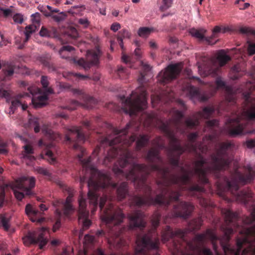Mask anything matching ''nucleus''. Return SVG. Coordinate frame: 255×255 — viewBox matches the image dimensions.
<instances>
[{
	"mask_svg": "<svg viewBox=\"0 0 255 255\" xmlns=\"http://www.w3.org/2000/svg\"><path fill=\"white\" fill-rule=\"evenodd\" d=\"M174 117L166 123L159 120L157 126L169 139V146L160 142L157 138L156 148L150 149L146 156V159L150 164H137L132 152L128 147L136 141L135 150L140 151L141 148L148 143L149 138L145 134H140L137 137L135 134L127 138V128L119 130L114 129L116 137L109 142L111 146L106 160L119 157L113 168V171L117 178H125L134 184L136 189L141 190L143 195H135L130 199V206L140 207L143 206L159 205L167 207L171 202H176L173 206L172 217L188 218L194 209L190 203L180 201V192L187 190L189 194L199 199V204L204 208L210 206L209 200L203 196L205 189L198 184H192L191 179L196 175L199 183L207 184L208 173L214 174L220 180V172L228 170L232 160L229 151L232 144L230 142L219 143L214 153L210 155V162L203 157L194 162L195 168L187 169L180 163V155L185 151L196 152L199 148L201 150V145L195 143L198 136L197 132L188 134L189 142L184 146L175 137L173 128L181 130L183 124V113H175Z\"/></svg>",
	"mask_w": 255,
	"mask_h": 255,
	"instance_id": "f257e3e1",
	"label": "nucleus"
},
{
	"mask_svg": "<svg viewBox=\"0 0 255 255\" xmlns=\"http://www.w3.org/2000/svg\"><path fill=\"white\" fill-rule=\"evenodd\" d=\"M65 140L66 142L72 143L74 149L81 151V153L78 155L79 161L84 168L90 170L91 176L87 184L89 188L88 197L92 212L94 213L97 209L99 196L97 192L102 190L103 195L99 202L100 218L109 229V243L116 250L122 249L124 251L123 248H126L127 243L121 237L124 229L121 228L119 225L123 222L125 215L121 209L113 204L111 199L114 197L113 192L115 190L119 200L125 199L128 193V183L123 182L117 187V184L113 182L108 173L99 171L91 165V157L83 158L85 150L80 143L85 141V136L81 127L71 128L66 135Z\"/></svg>",
	"mask_w": 255,
	"mask_h": 255,
	"instance_id": "f03ea898",
	"label": "nucleus"
},
{
	"mask_svg": "<svg viewBox=\"0 0 255 255\" xmlns=\"http://www.w3.org/2000/svg\"><path fill=\"white\" fill-rule=\"evenodd\" d=\"M233 232L234 230L231 227H228L225 229L224 237L225 242H224L223 239L216 236L213 230L208 229L205 233L196 235L191 242H188L187 244L191 250L198 251L199 255H213V253L210 249L205 247L202 248L207 238L211 241L213 249L217 255H219L217 252L218 246L216 243L217 241H220L225 255H255V247L251 245L242 251L244 244L247 242V239L243 240L238 239L237 240L236 248H233L231 247L229 242L230 240V235L233 233Z\"/></svg>",
	"mask_w": 255,
	"mask_h": 255,
	"instance_id": "7ed1b4c3",
	"label": "nucleus"
},
{
	"mask_svg": "<svg viewBox=\"0 0 255 255\" xmlns=\"http://www.w3.org/2000/svg\"><path fill=\"white\" fill-rule=\"evenodd\" d=\"M160 218L161 214L158 212L153 213L151 219L152 228L147 233L137 236L136 240V247L133 254L120 252L117 254H112L111 255H160V241L156 228L159 226ZM78 255H88V253L86 251L79 252ZM92 255H105L101 249H98Z\"/></svg>",
	"mask_w": 255,
	"mask_h": 255,
	"instance_id": "20e7f679",
	"label": "nucleus"
},
{
	"mask_svg": "<svg viewBox=\"0 0 255 255\" xmlns=\"http://www.w3.org/2000/svg\"><path fill=\"white\" fill-rule=\"evenodd\" d=\"M143 71L140 73L138 82L140 84L135 91L132 92L129 97L123 96L121 98L120 105L111 102L107 105V109L111 112H139L145 109L147 104L146 92L143 83L145 73L150 70L148 64L143 65Z\"/></svg>",
	"mask_w": 255,
	"mask_h": 255,
	"instance_id": "39448f33",
	"label": "nucleus"
},
{
	"mask_svg": "<svg viewBox=\"0 0 255 255\" xmlns=\"http://www.w3.org/2000/svg\"><path fill=\"white\" fill-rule=\"evenodd\" d=\"M255 177V171L250 167L247 174H243L238 170V167L235 166L234 171L231 173V179L224 177L225 182V190L230 191L233 195L237 197V199L246 204L252 197L250 191L243 190L238 191L239 184H246L253 181Z\"/></svg>",
	"mask_w": 255,
	"mask_h": 255,
	"instance_id": "423d86ee",
	"label": "nucleus"
},
{
	"mask_svg": "<svg viewBox=\"0 0 255 255\" xmlns=\"http://www.w3.org/2000/svg\"><path fill=\"white\" fill-rule=\"evenodd\" d=\"M236 118H229L226 123L228 133L232 136L251 132L246 130L249 123L255 120V113H240Z\"/></svg>",
	"mask_w": 255,
	"mask_h": 255,
	"instance_id": "0eeeda50",
	"label": "nucleus"
},
{
	"mask_svg": "<svg viewBox=\"0 0 255 255\" xmlns=\"http://www.w3.org/2000/svg\"><path fill=\"white\" fill-rule=\"evenodd\" d=\"M230 60L231 57L222 50L219 52L217 59L206 58L201 64H199V72L203 77L217 76L221 68Z\"/></svg>",
	"mask_w": 255,
	"mask_h": 255,
	"instance_id": "6e6552de",
	"label": "nucleus"
},
{
	"mask_svg": "<svg viewBox=\"0 0 255 255\" xmlns=\"http://www.w3.org/2000/svg\"><path fill=\"white\" fill-rule=\"evenodd\" d=\"M63 189L67 192L68 195L66 201L59 199L55 200L53 203V206L56 208L55 213L58 217H60L62 215L61 209L63 210V213L66 216H68L74 211L71 202L74 190L72 188L68 186H65Z\"/></svg>",
	"mask_w": 255,
	"mask_h": 255,
	"instance_id": "1a4fd4ad",
	"label": "nucleus"
},
{
	"mask_svg": "<svg viewBox=\"0 0 255 255\" xmlns=\"http://www.w3.org/2000/svg\"><path fill=\"white\" fill-rule=\"evenodd\" d=\"M74 94L79 96V98L84 102L83 104L75 100H72L65 107V109L70 111L77 110L78 108L83 107L86 110H91L97 103L96 99L85 94L82 90L74 89Z\"/></svg>",
	"mask_w": 255,
	"mask_h": 255,
	"instance_id": "9d476101",
	"label": "nucleus"
},
{
	"mask_svg": "<svg viewBox=\"0 0 255 255\" xmlns=\"http://www.w3.org/2000/svg\"><path fill=\"white\" fill-rule=\"evenodd\" d=\"M23 96L21 94L12 96L11 91L4 90L0 86V97L4 98L6 99L7 103L10 104L9 108L12 112L17 110L19 107H20L23 111H25L28 109L32 110V108L36 110L33 106L32 102L31 104L28 106L27 104L23 103L20 101L19 99Z\"/></svg>",
	"mask_w": 255,
	"mask_h": 255,
	"instance_id": "9b49d317",
	"label": "nucleus"
},
{
	"mask_svg": "<svg viewBox=\"0 0 255 255\" xmlns=\"http://www.w3.org/2000/svg\"><path fill=\"white\" fill-rule=\"evenodd\" d=\"M46 231L47 229L43 227L37 231L29 232L23 238L24 244L27 246L38 245L39 249H42L48 241L46 236Z\"/></svg>",
	"mask_w": 255,
	"mask_h": 255,
	"instance_id": "f8f14e48",
	"label": "nucleus"
},
{
	"mask_svg": "<svg viewBox=\"0 0 255 255\" xmlns=\"http://www.w3.org/2000/svg\"><path fill=\"white\" fill-rule=\"evenodd\" d=\"M41 83L43 88V93L36 98L32 99L33 106L35 109L41 108L48 104L49 101L48 96L54 93L53 89L48 87L49 82L47 76H42L41 77Z\"/></svg>",
	"mask_w": 255,
	"mask_h": 255,
	"instance_id": "ddd939ff",
	"label": "nucleus"
},
{
	"mask_svg": "<svg viewBox=\"0 0 255 255\" xmlns=\"http://www.w3.org/2000/svg\"><path fill=\"white\" fill-rule=\"evenodd\" d=\"M182 66V63H177L168 65L164 71H161L159 73L158 81L160 83L165 85L175 79L181 71Z\"/></svg>",
	"mask_w": 255,
	"mask_h": 255,
	"instance_id": "4468645a",
	"label": "nucleus"
},
{
	"mask_svg": "<svg viewBox=\"0 0 255 255\" xmlns=\"http://www.w3.org/2000/svg\"><path fill=\"white\" fill-rule=\"evenodd\" d=\"M182 90L186 95L192 100L206 102L210 97L208 94L201 92L197 88L192 86L188 82L183 86Z\"/></svg>",
	"mask_w": 255,
	"mask_h": 255,
	"instance_id": "2eb2a0df",
	"label": "nucleus"
},
{
	"mask_svg": "<svg viewBox=\"0 0 255 255\" xmlns=\"http://www.w3.org/2000/svg\"><path fill=\"white\" fill-rule=\"evenodd\" d=\"M15 187L25 192L26 196H31L33 195L31 189L34 187L35 179L34 177L23 176L15 181Z\"/></svg>",
	"mask_w": 255,
	"mask_h": 255,
	"instance_id": "dca6fc26",
	"label": "nucleus"
},
{
	"mask_svg": "<svg viewBox=\"0 0 255 255\" xmlns=\"http://www.w3.org/2000/svg\"><path fill=\"white\" fill-rule=\"evenodd\" d=\"M86 207V200L81 196L79 199L78 220L82 224L83 230L88 229L91 225V221L88 218L89 211Z\"/></svg>",
	"mask_w": 255,
	"mask_h": 255,
	"instance_id": "f3484780",
	"label": "nucleus"
},
{
	"mask_svg": "<svg viewBox=\"0 0 255 255\" xmlns=\"http://www.w3.org/2000/svg\"><path fill=\"white\" fill-rule=\"evenodd\" d=\"M128 218L129 221V228L130 229L138 228L141 230L145 226L144 214L140 210H136L133 213L128 214Z\"/></svg>",
	"mask_w": 255,
	"mask_h": 255,
	"instance_id": "a211bd4d",
	"label": "nucleus"
},
{
	"mask_svg": "<svg viewBox=\"0 0 255 255\" xmlns=\"http://www.w3.org/2000/svg\"><path fill=\"white\" fill-rule=\"evenodd\" d=\"M77 63L87 71L92 66L97 65L99 63V55L96 52L89 50L87 52L86 60L81 58L77 61Z\"/></svg>",
	"mask_w": 255,
	"mask_h": 255,
	"instance_id": "6ab92c4d",
	"label": "nucleus"
},
{
	"mask_svg": "<svg viewBox=\"0 0 255 255\" xmlns=\"http://www.w3.org/2000/svg\"><path fill=\"white\" fill-rule=\"evenodd\" d=\"M186 234V231L185 230L178 229L173 231L170 226H166L161 232V239L163 243H165L170 239H173L174 237H177L180 240H184Z\"/></svg>",
	"mask_w": 255,
	"mask_h": 255,
	"instance_id": "aec40b11",
	"label": "nucleus"
},
{
	"mask_svg": "<svg viewBox=\"0 0 255 255\" xmlns=\"http://www.w3.org/2000/svg\"><path fill=\"white\" fill-rule=\"evenodd\" d=\"M255 90V85H254ZM244 96V110L243 112H255V98L253 97L252 94L250 92H245Z\"/></svg>",
	"mask_w": 255,
	"mask_h": 255,
	"instance_id": "412c9836",
	"label": "nucleus"
},
{
	"mask_svg": "<svg viewBox=\"0 0 255 255\" xmlns=\"http://www.w3.org/2000/svg\"><path fill=\"white\" fill-rule=\"evenodd\" d=\"M206 30L204 29L191 28L189 30V33L193 36L197 38L199 40H205L209 45H213L215 43L211 42L212 37H205Z\"/></svg>",
	"mask_w": 255,
	"mask_h": 255,
	"instance_id": "4be33fe9",
	"label": "nucleus"
},
{
	"mask_svg": "<svg viewBox=\"0 0 255 255\" xmlns=\"http://www.w3.org/2000/svg\"><path fill=\"white\" fill-rule=\"evenodd\" d=\"M224 216L225 221L227 226H235L238 219V214L229 209H224L222 211Z\"/></svg>",
	"mask_w": 255,
	"mask_h": 255,
	"instance_id": "5701e85b",
	"label": "nucleus"
},
{
	"mask_svg": "<svg viewBox=\"0 0 255 255\" xmlns=\"http://www.w3.org/2000/svg\"><path fill=\"white\" fill-rule=\"evenodd\" d=\"M50 125L48 124H43L41 130L42 132L52 140H57L60 138V134L54 132L50 128Z\"/></svg>",
	"mask_w": 255,
	"mask_h": 255,
	"instance_id": "b1692460",
	"label": "nucleus"
},
{
	"mask_svg": "<svg viewBox=\"0 0 255 255\" xmlns=\"http://www.w3.org/2000/svg\"><path fill=\"white\" fill-rule=\"evenodd\" d=\"M39 146H44L47 148V150L45 151V155L49 158V162L50 163H54L55 161V158L53 157V153L49 150L50 148H51L53 146V143L50 142L49 143H46L43 142L42 139L39 140L38 142Z\"/></svg>",
	"mask_w": 255,
	"mask_h": 255,
	"instance_id": "393cba45",
	"label": "nucleus"
},
{
	"mask_svg": "<svg viewBox=\"0 0 255 255\" xmlns=\"http://www.w3.org/2000/svg\"><path fill=\"white\" fill-rule=\"evenodd\" d=\"M203 220L202 217L194 219L189 223V229L191 231H194L200 229L202 226Z\"/></svg>",
	"mask_w": 255,
	"mask_h": 255,
	"instance_id": "a878e982",
	"label": "nucleus"
},
{
	"mask_svg": "<svg viewBox=\"0 0 255 255\" xmlns=\"http://www.w3.org/2000/svg\"><path fill=\"white\" fill-rule=\"evenodd\" d=\"M130 36V33H129L127 29H124L119 31L117 39L119 44L122 50H124L123 39L129 38Z\"/></svg>",
	"mask_w": 255,
	"mask_h": 255,
	"instance_id": "bb28decb",
	"label": "nucleus"
},
{
	"mask_svg": "<svg viewBox=\"0 0 255 255\" xmlns=\"http://www.w3.org/2000/svg\"><path fill=\"white\" fill-rule=\"evenodd\" d=\"M28 113L29 120L28 123L29 126L32 127H34V130L35 133H38L40 131V120L39 119L35 117H32L30 113Z\"/></svg>",
	"mask_w": 255,
	"mask_h": 255,
	"instance_id": "cd10ccee",
	"label": "nucleus"
},
{
	"mask_svg": "<svg viewBox=\"0 0 255 255\" xmlns=\"http://www.w3.org/2000/svg\"><path fill=\"white\" fill-rule=\"evenodd\" d=\"M10 217L6 214H0V221L5 231H8L10 227Z\"/></svg>",
	"mask_w": 255,
	"mask_h": 255,
	"instance_id": "c85d7f7f",
	"label": "nucleus"
},
{
	"mask_svg": "<svg viewBox=\"0 0 255 255\" xmlns=\"http://www.w3.org/2000/svg\"><path fill=\"white\" fill-rule=\"evenodd\" d=\"M24 151L23 153V157L29 159L30 161H33L35 159L33 156L31 154L33 153L32 147L29 145L24 146Z\"/></svg>",
	"mask_w": 255,
	"mask_h": 255,
	"instance_id": "c756f323",
	"label": "nucleus"
},
{
	"mask_svg": "<svg viewBox=\"0 0 255 255\" xmlns=\"http://www.w3.org/2000/svg\"><path fill=\"white\" fill-rule=\"evenodd\" d=\"M184 124L187 127L192 128L198 126L199 121L197 117L188 118L185 121Z\"/></svg>",
	"mask_w": 255,
	"mask_h": 255,
	"instance_id": "7c9ffc66",
	"label": "nucleus"
},
{
	"mask_svg": "<svg viewBox=\"0 0 255 255\" xmlns=\"http://www.w3.org/2000/svg\"><path fill=\"white\" fill-rule=\"evenodd\" d=\"M14 69L15 66L11 64L8 65L6 68L3 69L2 72L3 73L4 78L9 79L14 74Z\"/></svg>",
	"mask_w": 255,
	"mask_h": 255,
	"instance_id": "2f4dec72",
	"label": "nucleus"
},
{
	"mask_svg": "<svg viewBox=\"0 0 255 255\" xmlns=\"http://www.w3.org/2000/svg\"><path fill=\"white\" fill-rule=\"evenodd\" d=\"M231 71L234 75L233 77L234 79H237L243 75V72L241 71V69L239 64L234 65L231 69Z\"/></svg>",
	"mask_w": 255,
	"mask_h": 255,
	"instance_id": "473e14b6",
	"label": "nucleus"
},
{
	"mask_svg": "<svg viewBox=\"0 0 255 255\" xmlns=\"http://www.w3.org/2000/svg\"><path fill=\"white\" fill-rule=\"evenodd\" d=\"M152 29L147 27H140L138 30V34L140 37L146 38L149 36Z\"/></svg>",
	"mask_w": 255,
	"mask_h": 255,
	"instance_id": "72a5a7b5",
	"label": "nucleus"
},
{
	"mask_svg": "<svg viewBox=\"0 0 255 255\" xmlns=\"http://www.w3.org/2000/svg\"><path fill=\"white\" fill-rule=\"evenodd\" d=\"M36 29V26L33 24L29 25L25 27L24 33L25 35V39L24 42H26L29 39L30 34L34 32Z\"/></svg>",
	"mask_w": 255,
	"mask_h": 255,
	"instance_id": "f704fd0d",
	"label": "nucleus"
},
{
	"mask_svg": "<svg viewBox=\"0 0 255 255\" xmlns=\"http://www.w3.org/2000/svg\"><path fill=\"white\" fill-rule=\"evenodd\" d=\"M11 188L13 191V193L15 197L19 201H21L25 195V192L23 191H19V189L15 187V185L13 184L12 185Z\"/></svg>",
	"mask_w": 255,
	"mask_h": 255,
	"instance_id": "c9c22d12",
	"label": "nucleus"
},
{
	"mask_svg": "<svg viewBox=\"0 0 255 255\" xmlns=\"http://www.w3.org/2000/svg\"><path fill=\"white\" fill-rule=\"evenodd\" d=\"M74 49V47L71 46H69V45L63 46L61 47V48L59 50V54L62 58L66 59L68 57V56L65 55L64 54V53L66 52H70V51L73 50Z\"/></svg>",
	"mask_w": 255,
	"mask_h": 255,
	"instance_id": "e433bc0d",
	"label": "nucleus"
},
{
	"mask_svg": "<svg viewBox=\"0 0 255 255\" xmlns=\"http://www.w3.org/2000/svg\"><path fill=\"white\" fill-rule=\"evenodd\" d=\"M117 73L120 77L124 78L128 75L129 71L128 69L125 68L123 66H121L118 68Z\"/></svg>",
	"mask_w": 255,
	"mask_h": 255,
	"instance_id": "4c0bfd02",
	"label": "nucleus"
},
{
	"mask_svg": "<svg viewBox=\"0 0 255 255\" xmlns=\"http://www.w3.org/2000/svg\"><path fill=\"white\" fill-rule=\"evenodd\" d=\"M67 34L69 38H71L74 40H75L78 37V33L77 30L74 27L71 28L68 30L67 31Z\"/></svg>",
	"mask_w": 255,
	"mask_h": 255,
	"instance_id": "58836bf2",
	"label": "nucleus"
},
{
	"mask_svg": "<svg viewBox=\"0 0 255 255\" xmlns=\"http://www.w3.org/2000/svg\"><path fill=\"white\" fill-rule=\"evenodd\" d=\"M177 106L179 107V109L174 110L173 112H183V111L187 110V106L184 102L181 99H177L176 101Z\"/></svg>",
	"mask_w": 255,
	"mask_h": 255,
	"instance_id": "ea45409f",
	"label": "nucleus"
},
{
	"mask_svg": "<svg viewBox=\"0 0 255 255\" xmlns=\"http://www.w3.org/2000/svg\"><path fill=\"white\" fill-rule=\"evenodd\" d=\"M162 95L164 96L168 100H172L174 98L175 94L173 91L171 89H167L164 91Z\"/></svg>",
	"mask_w": 255,
	"mask_h": 255,
	"instance_id": "a19ab883",
	"label": "nucleus"
},
{
	"mask_svg": "<svg viewBox=\"0 0 255 255\" xmlns=\"http://www.w3.org/2000/svg\"><path fill=\"white\" fill-rule=\"evenodd\" d=\"M25 211L26 214L28 216L35 215L37 214V211L33 209L32 206L29 204H27L26 206L25 209Z\"/></svg>",
	"mask_w": 255,
	"mask_h": 255,
	"instance_id": "79ce46f5",
	"label": "nucleus"
},
{
	"mask_svg": "<svg viewBox=\"0 0 255 255\" xmlns=\"http://www.w3.org/2000/svg\"><path fill=\"white\" fill-rule=\"evenodd\" d=\"M247 43L248 44V52L249 54L250 55H254L255 54V43L250 41H248Z\"/></svg>",
	"mask_w": 255,
	"mask_h": 255,
	"instance_id": "37998d69",
	"label": "nucleus"
},
{
	"mask_svg": "<svg viewBox=\"0 0 255 255\" xmlns=\"http://www.w3.org/2000/svg\"><path fill=\"white\" fill-rule=\"evenodd\" d=\"M215 83L217 89L226 88V83L220 77H217Z\"/></svg>",
	"mask_w": 255,
	"mask_h": 255,
	"instance_id": "c03bdc74",
	"label": "nucleus"
},
{
	"mask_svg": "<svg viewBox=\"0 0 255 255\" xmlns=\"http://www.w3.org/2000/svg\"><path fill=\"white\" fill-rule=\"evenodd\" d=\"M39 9L41 12H43L45 16H50L51 15V12L52 10L51 6L49 5H47L46 7L42 6Z\"/></svg>",
	"mask_w": 255,
	"mask_h": 255,
	"instance_id": "a18cd8bd",
	"label": "nucleus"
},
{
	"mask_svg": "<svg viewBox=\"0 0 255 255\" xmlns=\"http://www.w3.org/2000/svg\"><path fill=\"white\" fill-rule=\"evenodd\" d=\"M228 28H224L223 29H222L219 26H216L212 30L213 34L211 37H215L216 36V34L220 32L225 33L226 31L228 30Z\"/></svg>",
	"mask_w": 255,
	"mask_h": 255,
	"instance_id": "49530a36",
	"label": "nucleus"
},
{
	"mask_svg": "<svg viewBox=\"0 0 255 255\" xmlns=\"http://www.w3.org/2000/svg\"><path fill=\"white\" fill-rule=\"evenodd\" d=\"M39 34L43 37H50L51 35V32L46 28L42 27L39 32Z\"/></svg>",
	"mask_w": 255,
	"mask_h": 255,
	"instance_id": "de8ad7c7",
	"label": "nucleus"
},
{
	"mask_svg": "<svg viewBox=\"0 0 255 255\" xmlns=\"http://www.w3.org/2000/svg\"><path fill=\"white\" fill-rule=\"evenodd\" d=\"M36 171L38 173L41 174L45 176L50 177L51 176L50 173L47 169L45 168L42 167H38L37 168Z\"/></svg>",
	"mask_w": 255,
	"mask_h": 255,
	"instance_id": "09e8293b",
	"label": "nucleus"
},
{
	"mask_svg": "<svg viewBox=\"0 0 255 255\" xmlns=\"http://www.w3.org/2000/svg\"><path fill=\"white\" fill-rule=\"evenodd\" d=\"M78 23L82 25L84 28L88 27L90 23V21L87 18H80L78 20Z\"/></svg>",
	"mask_w": 255,
	"mask_h": 255,
	"instance_id": "8fccbe9b",
	"label": "nucleus"
},
{
	"mask_svg": "<svg viewBox=\"0 0 255 255\" xmlns=\"http://www.w3.org/2000/svg\"><path fill=\"white\" fill-rule=\"evenodd\" d=\"M31 20L33 23L39 24L40 22V14L38 12L33 13L31 15Z\"/></svg>",
	"mask_w": 255,
	"mask_h": 255,
	"instance_id": "3c124183",
	"label": "nucleus"
},
{
	"mask_svg": "<svg viewBox=\"0 0 255 255\" xmlns=\"http://www.w3.org/2000/svg\"><path fill=\"white\" fill-rule=\"evenodd\" d=\"M13 19L15 22L17 23H21L23 21L22 15L19 13L14 15Z\"/></svg>",
	"mask_w": 255,
	"mask_h": 255,
	"instance_id": "603ef678",
	"label": "nucleus"
},
{
	"mask_svg": "<svg viewBox=\"0 0 255 255\" xmlns=\"http://www.w3.org/2000/svg\"><path fill=\"white\" fill-rule=\"evenodd\" d=\"M66 16V15L63 12H61L59 13V15H53V18L54 20H55L56 21H60L63 20Z\"/></svg>",
	"mask_w": 255,
	"mask_h": 255,
	"instance_id": "864d4df0",
	"label": "nucleus"
},
{
	"mask_svg": "<svg viewBox=\"0 0 255 255\" xmlns=\"http://www.w3.org/2000/svg\"><path fill=\"white\" fill-rule=\"evenodd\" d=\"M218 124V121L214 119L207 121L206 126L209 127H214L217 126Z\"/></svg>",
	"mask_w": 255,
	"mask_h": 255,
	"instance_id": "5fc2aeb1",
	"label": "nucleus"
},
{
	"mask_svg": "<svg viewBox=\"0 0 255 255\" xmlns=\"http://www.w3.org/2000/svg\"><path fill=\"white\" fill-rule=\"evenodd\" d=\"M6 144L4 142H0V153L5 154L7 153V150L6 148Z\"/></svg>",
	"mask_w": 255,
	"mask_h": 255,
	"instance_id": "6e6d98bb",
	"label": "nucleus"
},
{
	"mask_svg": "<svg viewBox=\"0 0 255 255\" xmlns=\"http://www.w3.org/2000/svg\"><path fill=\"white\" fill-rule=\"evenodd\" d=\"M122 59L123 62L126 64H129L130 65L131 63V61L130 57L127 56V55L123 54L122 57Z\"/></svg>",
	"mask_w": 255,
	"mask_h": 255,
	"instance_id": "4d7b16f0",
	"label": "nucleus"
},
{
	"mask_svg": "<svg viewBox=\"0 0 255 255\" xmlns=\"http://www.w3.org/2000/svg\"><path fill=\"white\" fill-rule=\"evenodd\" d=\"M162 100V97L160 95L156 96H152L151 101L152 103L157 104Z\"/></svg>",
	"mask_w": 255,
	"mask_h": 255,
	"instance_id": "13d9d810",
	"label": "nucleus"
},
{
	"mask_svg": "<svg viewBox=\"0 0 255 255\" xmlns=\"http://www.w3.org/2000/svg\"><path fill=\"white\" fill-rule=\"evenodd\" d=\"M120 28H121V24L118 22L113 23L111 26V29L114 32H116L119 29H120Z\"/></svg>",
	"mask_w": 255,
	"mask_h": 255,
	"instance_id": "bf43d9fd",
	"label": "nucleus"
},
{
	"mask_svg": "<svg viewBox=\"0 0 255 255\" xmlns=\"http://www.w3.org/2000/svg\"><path fill=\"white\" fill-rule=\"evenodd\" d=\"M40 61L45 67H49L50 66L49 62L47 58L44 57H41L40 58Z\"/></svg>",
	"mask_w": 255,
	"mask_h": 255,
	"instance_id": "052dcab7",
	"label": "nucleus"
},
{
	"mask_svg": "<svg viewBox=\"0 0 255 255\" xmlns=\"http://www.w3.org/2000/svg\"><path fill=\"white\" fill-rule=\"evenodd\" d=\"M84 239L86 242L89 243H92L94 241L95 238L93 236L86 235H85Z\"/></svg>",
	"mask_w": 255,
	"mask_h": 255,
	"instance_id": "680f3d73",
	"label": "nucleus"
},
{
	"mask_svg": "<svg viewBox=\"0 0 255 255\" xmlns=\"http://www.w3.org/2000/svg\"><path fill=\"white\" fill-rule=\"evenodd\" d=\"M61 226V222L59 219H58L56 223L53 225V231L55 232L57 230L59 229Z\"/></svg>",
	"mask_w": 255,
	"mask_h": 255,
	"instance_id": "e2e57ef3",
	"label": "nucleus"
},
{
	"mask_svg": "<svg viewBox=\"0 0 255 255\" xmlns=\"http://www.w3.org/2000/svg\"><path fill=\"white\" fill-rule=\"evenodd\" d=\"M247 146L248 148H252L253 147H255V139H251L247 141L246 142Z\"/></svg>",
	"mask_w": 255,
	"mask_h": 255,
	"instance_id": "0e129e2a",
	"label": "nucleus"
},
{
	"mask_svg": "<svg viewBox=\"0 0 255 255\" xmlns=\"http://www.w3.org/2000/svg\"><path fill=\"white\" fill-rule=\"evenodd\" d=\"M4 193L3 191H2L0 193V207H1L3 206L4 200Z\"/></svg>",
	"mask_w": 255,
	"mask_h": 255,
	"instance_id": "69168bd1",
	"label": "nucleus"
},
{
	"mask_svg": "<svg viewBox=\"0 0 255 255\" xmlns=\"http://www.w3.org/2000/svg\"><path fill=\"white\" fill-rule=\"evenodd\" d=\"M75 75L77 77L83 79H91V78H90L88 76L82 75L80 73H76Z\"/></svg>",
	"mask_w": 255,
	"mask_h": 255,
	"instance_id": "338daca9",
	"label": "nucleus"
},
{
	"mask_svg": "<svg viewBox=\"0 0 255 255\" xmlns=\"http://www.w3.org/2000/svg\"><path fill=\"white\" fill-rule=\"evenodd\" d=\"M251 218L252 221H255V207L253 208L251 213Z\"/></svg>",
	"mask_w": 255,
	"mask_h": 255,
	"instance_id": "774afa93",
	"label": "nucleus"
}]
</instances>
